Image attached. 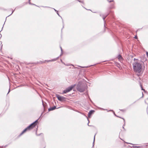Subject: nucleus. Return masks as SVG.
<instances>
[{
	"instance_id": "obj_1",
	"label": "nucleus",
	"mask_w": 148,
	"mask_h": 148,
	"mask_svg": "<svg viewBox=\"0 0 148 148\" xmlns=\"http://www.w3.org/2000/svg\"><path fill=\"white\" fill-rule=\"evenodd\" d=\"M132 65L134 70L135 72L138 73L141 72L142 69V66L140 63L137 61H135Z\"/></svg>"
},
{
	"instance_id": "obj_2",
	"label": "nucleus",
	"mask_w": 148,
	"mask_h": 148,
	"mask_svg": "<svg viewBox=\"0 0 148 148\" xmlns=\"http://www.w3.org/2000/svg\"><path fill=\"white\" fill-rule=\"evenodd\" d=\"M38 123V119L36 120L34 122L32 123L29 126L26 128L23 131L22 133L20 134V136L22 135L24 132H26L27 130H30L32 129Z\"/></svg>"
},
{
	"instance_id": "obj_3",
	"label": "nucleus",
	"mask_w": 148,
	"mask_h": 148,
	"mask_svg": "<svg viewBox=\"0 0 148 148\" xmlns=\"http://www.w3.org/2000/svg\"><path fill=\"white\" fill-rule=\"evenodd\" d=\"M86 88V85L84 84L79 82L77 86V90L80 92H83Z\"/></svg>"
},
{
	"instance_id": "obj_4",
	"label": "nucleus",
	"mask_w": 148,
	"mask_h": 148,
	"mask_svg": "<svg viewBox=\"0 0 148 148\" xmlns=\"http://www.w3.org/2000/svg\"><path fill=\"white\" fill-rule=\"evenodd\" d=\"M73 87L74 86H73L68 87L63 91L62 94L70 92L72 90Z\"/></svg>"
},
{
	"instance_id": "obj_5",
	"label": "nucleus",
	"mask_w": 148,
	"mask_h": 148,
	"mask_svg": "<svg viewBox=\"0 0 148 148\" xmlns=\"http://www.w3.org/2000/svg\"><path fill=\"white\" fill-rule=\"evenodd\" d=\"M56 97L58 100L60 101H63L65 100L66 98L64 97L60 96L58 94L56 95Z\"/></svg>"
},
{
	"instance_id": "obj_6",
	"label": "nucleus",
	"mask_w": 148,
	"mask_h": 148,
	"mask_svg": "<svg viewBox=\"0 0 148 148\" xmlns=\"http://www.w3.org/2000/svg\"><path fill=\"white\" fill-rule=\"evenodd\" d=\"M95 112L94 110H90L88 113V117H90L91 115L93 113Z\"/></svg>"
},
{
	"instance_id": "obj_7",
	"label": "nucleus",
	"mask_w": 148,
	"mask_h": 148,
	"mask_svg": "<svg viewBox=\"0 0 148 148\" xmlns=\"http://www.w3.org/2000/svg\"><path fill=\"white\" fill-rule=\"evenodd\" d=\"M56 106H54L52 107H51L50 108L48 109L49 111H50L51 110H53L56 109Z\"/></svg>"
},
{
	"instance_id": "obj_8",
	"label": "nucleus",
	"mask_w": 148,
	"mask_h": 148,
	"mask_svg": "<svg viewBox=\"0 0 148 148\" xmlns=\"http://www.w3.org/2000/svg\"><path fill=\"white\" fill-rule=\"evenodd\" d=\"M118 59L119 60H122L123 59V58L121 55H119L118 57Z\"/></svg>"
},
{
	"instance_id": "obj_9",
	"label": "nucleus",
	"mask_w": 148,
	"mask_h": 148,
	"mask_svg": "<svg viewBox=\"0 0 148 148\" xmlns=\"http://www.w3.org/2000/svg\"><path fill=\"white\" fill-rule=\"evenodd\" d=\"M122 119H123V120H124V125H123V128L124 129V125H125V119H123V118H122Z\"/></svg>"
},
{
	"instance_id": "obj_10",
	"label": "nucleus",
	"mask_w": 148,
	"mask_h": 148,
	"mask_svg": "<svg viewBox=\"0 0 148 148\" xmlns=\"http://www.w3.org/2000/svg\"><path fill=\"white\" fill-rule=\"evenodd\" d=\"M140 86L141 87L142 90H143L145 92V90L142 87V85L141 84H140Z\"/></svg>"
},
{
	"instance_id": "obj_11",
	"label": "nucleus",
	"mask_w": 148,
	"mask_h": 148,
	"mask_svg": "<svg viewBox=\"0 0 148 148\" xmlns=\"http://www.w3.org/2000/svg\"><path fill=\"white\" fill-rule=\"evenodd\" d=\"M60 49H61V53H62V54L60 55V56H61L62 54V47L60 46Z\"/></svg>"
},
{
	"instance_id": "obj_12",
	"label": "nucleus",
	"mask_w": 148,
	"mask_h": 148,
	"mask_svg": "<svg viewBox=\"0 0 148 148\" xmlns=\"http://www.w3.org/2000/svg\"><path fill=\"white\" fill-rule=\"evenodd\" d=\"M60 49H61V53H62V54L60 55V56H61L62 54V47L60 46Z\"/></svg>"
},
{
	"instance_id": "obj_13",
	"label": "nucleus",
	"mask_w": 148,
	"mask_h": 148,
	"mask_svg": "<svg viewBox=\"0 0 148 148\" xmlns=\"http://www.w3.org/2000/svg\"><path fill=\"white\" fill-rule=\"evenodd\" d=\"M106 16H103V18L104 20V22H105V19L106 18Z\"/></svg>"
},
{
	"instance_id": "obj_14",
	"label": "nucleus",
	"mask_w": 148,
	"mask_h": 148,
	"mask_svg": "<svg viewBox=\"0 0 148 148\" xmlns=\"http://www.w3.org/2000/svg\"><path fill=\"white\" fill-rule=\"evenodd\" d=\"M133 147L134 148H139V147H138L136 146H133Z\"/></svg>"
},
{
	"instance_id": "obj_15",
	"label": "nucleus",
	"mask_w": 148,
	"mask_h": 148,
	"mask_svg": "<svg viewBox=\"0 0 148 148\" xmlns=\"http://www.w3.org/2000/svg\"><path fill=\"white\" fill-rule=\"evenodd\" d=\"M30 0H29V3L30 4H32V5H35L34 4H32L30 2Z\"/></svg>"
},
{
	"instance_id": "obj_16",
	"label": "nucleus",
	"mask_w": 148,
	"mask_h": 148,
	"mask_svg": "<svg viewBox=\"0 0 148 148\" xmlns=\"http://www.w3.org/2000/svg\"><path fill=\"white\" fill-rule=\"evenodd\" d=\"M110 3L111 2H113L114 1L113 0H111V1H109V0H107Z\"/></svg>"
},
{
	"instance_id": "obj_17",
	"label": "nucleus",
	"mask_w": 148,
	"mask_h": 148,
	"mask_svg": "<svg viewBox=\"0 0 148 148\" xmlns=\"http://www.w3.org/2000/svg\"><path fill=\"white\" fill-rule=\"evenodd\" d=\"M95 135L94 136V141H93V145H94V141H95Z\"/></svg>"
},
{
	"instance_id": "obj_18",
	"label": "nucleus",
	"mask_w": 148,
	"mask_h": 148,
	"mask_svg": "<svg viewBox=\"0 0 148 148\" xmlns=\"http://www.w3.org/2000/svg\"><path fill=\"white\" fill-rule=\"evenodd\" d=\"M56 60V59L52 60H50L49 61H48L51 62V61H53V60Z\"/></svg>"
},
{
	"instance_id": "obj_19",
	"label": "nucleus",
	"mask_w": 148,
	"mask_h": 148,
	"mask_svg": "<svg viewBox=\"0 0 148 148\" xmlns=\"http://www.w3.org/2000/svg\"><path fill=\"white\" fill-rule=\"evenodd\" d=\"M134 38H135V39H137V36H135L134 37Z\"/></svg>"
},
{
	"instance_id": "obj_20",
	"label": "nucleus",
	"mask_w": 148,
	"mask_h": 148,
	"mask_svg": "<svg viewBox=\"0 0 148 148\" xmlns=\"http://www.w3.org/2000/svg\"><path fill=\"white\" fill-rule=\"evenodd\" d=\"M146 55L147 57L148 58V52H146Z\"/></svg>"
},
{
	"instance_id": "obj_21",
	"label": "nucleus",
	"mask_w": 148,
	"mask_h": 148,
	"mask_svg": "<svg viewBox=\"0 0 148 148\" xmlns=\"http://www.w3.org/2000/svg\"><path fill=\"white\" fill-rule=\"evenodd\" d=\"M137 60H137V59H136V58H134V61H135V60H136V61H137Z\"/></svg>"
},
{
	"instance_id": "obj_22",
	"label": "nucleus",
	"mask_w": 148,
	"mask_h": 148,
	"mask_svg": "<svg viewBox=\"0 0 148 148\" xmlns=\"http://www.w3.org/2000/svg\"><path fill=\"white\" fill-rule=\"evenodd\" d=\"M114 114L116 116H117V117H119V118H121V117H119V116H117L115 114V113H114Z\"/></svg>"
},
{
	"instance_id": "obj_23",
	"label": "nucleus",
	"mask_w": 148,
	"mask_h": 148,
	"mask_svg": "<svg viewBox=\"0 0 148 148\" xmlns=\"http://www.w3.org/2000/svg\"><path fill=\"white\" fill-rule=\"evenodd\" d=\"M57 13L59 16H60L59 15V13L58 12V11H57Z\"/></svg>"
},
{
	"instance_id": "obj_24",
	"label": "nucleus",
	"mask_w": 148,
	"mask_h": 148,
	"mask_svg": "<svg viewBox=\"0 0 148 148\" xmlns=\"http://www.w3.org/2000/svg\"><path fill=\"white\" fill-rule=\"evenodd\" d=\"M14 10L12 11V13H11V14L10 15H9V16L11 15V14H12L13 13V12H14Z\"/></svg>"
},
{
	"instance_id": "obj_25",
	"label": "nucleus",
	"mask_w": 148,
	"mask_h": 148,
	"mask_svg": "<svg viewBox=\"0 0 148 148\" xmlns=\"http://www.w3.org/2000/svg\"><path fill=\"white\" fill-rule=\"evenodd\" d=\"M120 110L122 111H125L124 110Z\"/></svg>"
},
{
	"instance_id": "obj_26",
	"label": "nucleus",
	"mask_w": 148,
	"mask_h": 148,
	"mask_svg": "<svg viewBox=\"0 0 148 148\" xmlns=\"http://www.w3.org/2000/svg\"><path fill=\"white\" fill-rule=\"evenodd\" d=\"M78 1L79 2H80L83 3V2H81L80 1L78 0Z\"/></svg>"
},
{
	"instance_id": "obj_27",
	"label": "nucleus",
	"mask_w": 148,
	"mask_h": 148,
	"mask_svg": "<svg viewBox=\"0 0 148 148\" xmlns=\"http://www.w3.org/2000/svg\"><path fill=\"white\" fill-rule=\"evenodd\" d=\"M56 12H57V10H55V9H53Z\"/></svg>"
},
{
	"instance_id": "obj_28",
	"label": "nucleus",
	"mask_w": 148,
	"mask_h": 148,
	"mask_svg": "<svg viewBox=\"0 0 148 148\" xmlns=\"http://www.w3.org/2000/svg\"><path fill=\"white\" fill-rule=\"evenodd\" d=\"M10 92V89H9V91H8V94L9 93V92Z\"/></svg>"
},
{
	"instance_id": "obj_29",
	"label": "nucleus",
	"mask_w": 148,
	"mask_h": 148,
	"mask_svg": "<svg viewBox=\"0 0 148 148\" xmlns=\"http://www.w3.org/2000/svg\"><path fill=\"white\" fill-rule=\"evenodd\" d=\"M42 105H43V106L44 107V104H43V102H42Z\"/></svg>"
},
{
	"instance_id": "obj_30",
	"label": "nucleus",
	"mask_w": 148,
	"mask_h": 148,
	"mask_svg": "<svg viewBox=\"0 0 148 148\" xmlns=\"http://www.w3.org/2000/svg\"><path fill=\"white\" fill-rule=\"evenodd\" d=\"M89 123V122H88V126H89V125H88Z\"/></svg>"
},
{
	"instance_id": "obj_31",
	"label": "nucleus",
	"mask_w": 148,
	"mask_h": 148,
	"mask_svg": "<svg viewBox=\"0 0 148 148\" xmlns=\"http://www.w3.org/2000/svg\"><path fill=\"white\" fill-rule=\"evenodd\" d=\"M142 95H143V92L142 93Z\"/></svg>"
},
{
	"instance_id": "obj_32",
	"label": "nucleus",
	"mask_w": 148,
	"mask_h": 148,
	"mask_svg": "<svg viewBox=\"0 0 148 148\" xmlns=\"http://www.w3.org/2000/svg\"><path fill=\"white\" fill-rule=\"evenodd\" d=\"M131 144V143H130ZM131 145H132V144H131Z\"/></svg>"
}]
</instances>
